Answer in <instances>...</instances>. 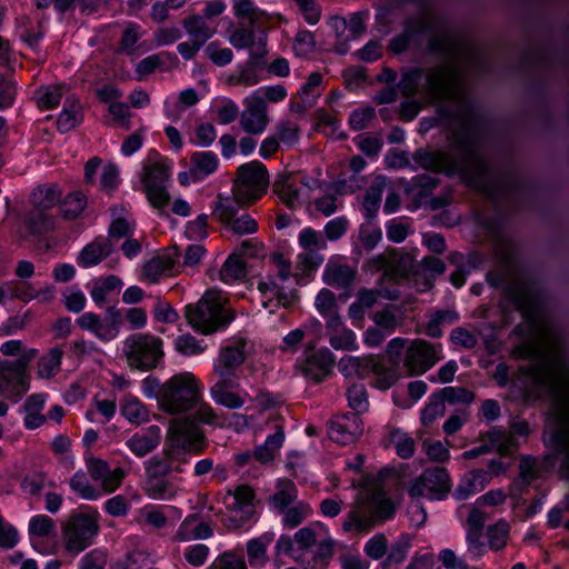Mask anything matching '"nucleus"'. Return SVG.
Segmentation results:
<instances>
[{"mask_svg": "<svg viewBox=\"0 0 569 569\" xmlns=\"http://www.w3.org/2000/svg\"><path fill=\"white\" fill-rule=\"evenodd\" d=\"M450 147L455 153L419 148L412 158L426 171L443 173L447 177L458 176L467 186L487 190L491 169L480 152L478 121L469 116L461 117L459 124L452 128Z\"/></svg>", "mask_w": 569, "mask_h": 569, "instance_id": "f257e3e1", "label": "nucleus"}, {"mask_svg": "<svg viewBox=\"0 0 569 569\" xmlns=\"http://www.w3.org/2000/svg\"><path fill=\"white\" fill-rule=\"evenodd\" d=\"M216 419L217 415L207 403L200 405L193 413L173 419L169 430V445L163 451L166 457L171 462L187 463V453H202L208 441L199 423L216 425Z\"/></svg>", "mask_w": 569, "mask_h": 569, "instance_id": "f03ea898", "label": "nucleus"}, {"mask_svg": "<svg viewBox=\"0 0 569 569\" xmlns=\"http://www.w3.org/2000/svg\"><path fill=\"white\" fill-rule=\"evenodd\" d=\"M427 51L446 60L445 64L436 68L427 78L429 93L438 100H445L450 97L460 80V71L452 63L460 52V43L450 33L443 32L428 39Z\"/></svg>", "mask_w": 569, "mask_h": 569, "instance_id": "7ed1b4c3", "label": "nucleus"}, {"mask_svg": "<svg viewBox=\"0 0 569 569\" xmlns=\"http://www.w3.org/2000/svg\"><path fill=\"white\" fill-rule=\"evenodd\" d=\"M187 322L202 335L224 330L234 319V312L226 309L221 299L208 290L197 303L184 308Z\"/></svg>", "mask_w": 569, "mask_h": 569, "instance_id": "20e7f679", "label": "nucleus"}, {"mask_svg": "<svg viewBox=\"0 0 569 569\" xmlns=\"http://www.w3.org/2000/svg\"><path fill=\"white\" fill-rule=\"evenodd\" d=\"M200 399V388L194 375L181 372L162 383L160 409L176 415L194 408Z\"/></svg>", "mask_w": 569, "mask_h": 569, "instance_id": "39448f33", "label": "nucleus"}, {"mask_svg": "<svg viewBox=\"0 0 569 569\" xmlns=\"http://www.w3.org/2000/svg\"><path fill=\"white\" fill-rule=\"evenodd\" d=\"M503 297L512 303L525 320L513 328L512 335L520 338L527 337L539 317V291L529 282H513L505 286Z\"/></svg>", "mask_w": 569, "mask_h": 569, "instance_id": "423d86ee", "label": "nucleus"}, {"mask_svg": "<svg viewBox=\"0 0 569 569\" xmlns=\"http://www.w3.org/2000/svg\"><path fill=\"white\" fill-rule=\"evenodd\" d=\"M123 351L129 367L140 371L157 368L164 356L162 340L149 333H134L128 337Z\"/></svg>", "mask_w": 569, "mask_h": 569, "instance_id": "0eeeda50", "label": "nucleus"}, {"mask_svg": "<svg viewBox=\"0 0 569 569\" xmlns=\"http://www.w3.org/2000/svg\"><path fill=\"white\" fill-rule=\"evenodd\" d=\"M237 176L232 193L238 200L252 204L266 193L269 174L262 162L254 160L241 164L237 170Z\"/></svg>", "mask_w": 569, "mask_h": 569, "instance_id": "6e6552de", "label": "nucleus"}, {"mask_svg": "<svg viewBox=\"0 0 569 569\" xmlns=\"http://www.w3.org/2000/svg\"><path fill=\"white\" fill-rule=\"evenodd\" d=\"M451 490L449 472L443 467L427 468L407 487L410 498L427 497L430 500H442Z\"/></svg>", "mask_w": 569, "mask_h": 569, "instance_id": "1a4fd4ad", "label": "nucleus"}, {"mask_svg": "<svg viewBox=\"0 0 569 569\" xmlns=\"http://www.w3.org/2000/svg\"><path fill=\"white\" fill-rule=\"evenodd\" d=\"M169 180L170 167L163 162H153L143 167L141 177L142 188L153 208L162 209L170 203Z\"/></svg>", "mask_w": 569, "mask_h": 569, "instance_id": "9d476101", "label": "nucleus"}, {"mask_svg": "<svg viewBox=\"0 0 569 569\" xmlns=\"http://www.w3.org/2000/svg\"><path fill=\"white\" fill-rule=\"evenodd\" d=\"M99 531L94 518L84 513L72 515L63 528L66 548L70 552L79 553L87 549Z\"/></svg>", "mask_w": 569, "mask_h": 569, "instance_id": "9b49d317", "label": "nucleus"}, {"mask_svg": "<svg viewBox=\"0 0 569 569\" xmlns=\"http://www.w3.org/2000/svg\"><path fill=\"white\" fill-rule=\"evenodd\" d=\"M12 360L0 361V393L18 402L30 389L29 370L12 365Z\"/></svg>", "mask_w": 569, "mask_h": 569, "instance_id": "f8f14e48", "label": "nucleus"}, {"mask_svg": "<svg viewBox=\"0 0 569 569\" xmlns=\"http://www.w3.org/2000/svg\"><path fill=\"white\" fill-rule=\"evenodd\" d=\"M267 34L264 31H261L256 49L250 50L249 59L244 64L238 67L239 74L237 77H230L229 82L244 87L257 84L260 81L258 71L264 69L267 64Z\"/></svg>", "mask_w": 569, "mask_h": 569, "instance_id": "ddd939ff", "label": "nucleus"}, {"mask_svg": "<svg viewBox=\"0 0 569 569\" xmlns=\"http://www.w3.org/2000/svg\"><path fill=\"white\" fill-rule=\"evenodd\" d=\"M363 432V425L359 413L346 412L336 417L329 426V438L340 445L355 442Z\"/></svg>", "mask_w": 569, "mask_h": 569, "instance_id": "4468645a", "label": "nucleus"}, {"mask_svg": "<svg viewBox=\"0 0 569 569\" xmlns=\"http://www.w3.org/2000/svg\"><path fill=\"white\" fill-rule=\"evenodd\" d=\"M439 357L433 346L422 339L411 342L406 351L405 366L411 375H422L436 365Z\"/></svg>", "mask_w": 569, "mask_h": 569, "instance_id": "2eb2a0df", "label": "nucleus"}, {"mask_svg": "<svg viewBox=\"0 0 569 569\" xmlns=\"http://www.w3.org/2000/svg\"><path fill=\"white\" fill-rule=\"evenodd\" d=\"M335 357L332 352L325 348L312 352L301 365V372L307 378L317 383L323 381L332 371Z\"/></svg>", "mask_w": 569, "mask_h": 569, "instance_id": "dca6fc26", "label": "nucleus"}, {"mask_svg": "<svg viewBox=\"0 0 569 569\" xmlns=\"http://www.w3.org/2000/svg\"><path fill=\"white\" fill-rule=\"evenodd\" d=\"M268 124L266 99L258 94H252L247 103V110L241 116V127L250 134L263 132Z\"/></svg>", "mask_w": 569, "mask_h": 569, "instance_id": "f3484780", "label": "nucleus"}, {"mask_svg": "<svg viewBox=\"0 0 569 569\" xmlns=\"http://www.w3.org/2000/svg\"><path fill=\"white\" fill-rule=\"evenodd\" d=\"M490 476L483 469H475L461 477L457 488L452 492L456 500L462 501L468 499L471 495L485 489L489 483Z\"/></svg>", "mask_w": 569, "mask_h": 569, "instance_id": "a211bd4d", "label": "nucleus"}, {"mask_svg": "<svg viewBox=\"0 0 569 569\" xmlns=\"http://www.w3.org/2000/svg\"><path fill=\"white\" fill-rule=\"evenodd\" d=\"M173 254H158L142 266V277L149 279L150 282L157 283L163 273L170 272L177 264L180 252L173 247Z\"/></svg>", "mask_w": 569, "mask_h": 569, "instance_id": "6ab92c4d", "label": "nucleus"}, {"mask_svg": "<svg viewBox=\"0 0 569 569\" xmlns=\"http://www.w3.org/2000/svg\"><path fill=\"white\" fill-rule=\"evenodd\" d=\"M160 442V429L151 426L146 433H134L127 440L128 448L137 456L144 457L153 451Z\"/></svg>", "mask_w": 569, "mask_h": 569, "instance_id": "aec40b11", "label": "nucleus"}, {"mask_svg": "<svg viewBox=\"0 0 569 569\" xmlns=\"http://www.w3.org/2000/svg\"><path fill=\"white\" fill-rule=\"evenodd\" d=\"M82 120V108L80 102L68 97L64 100L63 109L57 120V128L60 132L66 133L74 129Z\"/></svg>", "mask_w": 569, "mask_h": 569, "instance_id": "412c9836", "label": "nucleus"}, {"mask_svg": "<svg viewBox=\"0 0 569 569\" xmlns=\"http://www.w3.org/2000/svg\"><path fill=\"white\" fill-rule=\"evenodd\" d=\"M182 24L190 37V41L197 48H201L213 34L203 17L192 14L182 21Z\"/></svg>", "mask_w": 569, "mask_h": 569, "instance_id": "4be33fe9", "label": "nucleus"}, {"mask_svg": "<svg viewBox=\"0 0 569 569\" xmlns=\"http://www.w3.org/2000/svg\"><path fill=\"white\" fill-rule=\"evenodd\" d=\"M273 539V532H264L247 542V555L251 566H263L268 562L267 547Z\"/></svg>", "mask_w": 569, "mask_h": 569, "instance_id": "5701e85b", "label": "nucleus"}, {"mask_svg": "<svg viewBox=\"0 0 569 569\" xmlns=\"http://www.w3.org/2000/svg\"><path fill=\"white\" fill-rule=\"evenodd\" d=\"M390 254H392V263L388 270L389 279L408 278L416 271V261L412 254L401 253L395 248H390Z\"/></svg>", "mask_w": 569, "mask_h": 569, "instance_id": "b1692460", "label": "nucleus"}, {"mask_svg": "<svg viewBox=\"0 0 569 569\" xmlns=\"http://www.w3.org/2000/svg\"><path fill=\"white\" fill-rule=\"evenodd\" d=\"M240 206L248 204L242 200H238L236 194H233L232 198H223L221 194H219L212 211V216L224 224H231L237 219V213Z\"/></svg>", "mask_w": 569, "mask_h": 569, "instance_id": "393cba45", "label": "nucleus"}, {"mask_svg": "<svg viewBox=\"0 0 569 569\" xmlns=\"http://www.w3.org/2000/svg\"><path fill=\"white\" fill-rule=\"evenodd\" d=\"M284 440V431L281 426L277 427V430L273 435L267 437L263 445L257 447L253 451V457L260 463H268L274 459V453L282 446Z\"/></svg>", "mask_w": 569, "mask_h": 569, "instance_id": "a878e982", "label": "nucleus"}, {"mask_svg": "<svg viewBox=\"0 0 569 569\" xmlns=\"http://www.w3.org/2000/svg\"><path fill=\"white\" fill-rule=\"evenodd\" d=\"M191 168L200 180L212 174L218 168V157L212 151H196L190 158Z\"/></svg>", "mask_w": 569, "mask_h": 569, "instance_id": "bb28decb", "label": "nucleus"}, {"mask_svg": "<svg viewBox=\"0 0 569 569\" xmlns=\"http://www.w3.org/2000/svg\"><path fill=\"white\" fill-rule=\"evenodd\" d=\"M61 191L58 186H39L31 193V201L37 209L49 210L60 203Z\"/></svg>", "mask_w": 569, "mask_h": 569, "instance_id": "cd10ccee", "label": "nucleus"}, {"mask_svg": "<svg viewBox=\"0 0 569 569\" xmlns=\"http://www.w3.org/2000/svg\"><path fill=\"white\" fill-rule=\"evenodd\" d=\"M88 203L87 196L80 191L69 192L63 200L60 201L61 216L66 220H74L77 219L82 211L86 209Z\"/></svg>", "mask_w": 569, "mask_h": 569, "instance_id": "c85d7f7f", "label": "nucleus"}, {"mask_svg": "<svg viewBox=\"0 0 569 569\" xmlns=\"http://www.w3.org/2000/svg\"><path fill=\"white\" fill-rule=\"evenodd\" d=\"M291 180L290 174L278 176L273 184V191L292 210L296 207V201L299 199L300 191Z\"/></svg>", "mask_w": 569, "mask_h": 569, "instance_id": "c756f323", "label": "nucleus"}, {"mask_svg": "<svg viewBox=\"0 0 569 569\" xmlns=\"http://www.w3.org/2000/svg\"><path fill=\"white\" fill-rule=\"evenodd\" d=\"M373 518L383 521L392 519L396 512L395 502L386 496L383 489H376L370 498Z\"/></svg>", "mask_w": 569, "mask_h": 569, "instance_id": "7c9ffc66", "label": "nucleus"}, {"mask_svg": "<svg viewBox=\"0 0 569 569\" xmlns=\"http://www.w3.org/2000/svg\"><path fill=\"white\" fill-rule=\"evenodd\" d=\"M122 322V313L114 306L109 307L106 311L104 318L100 319V331L98 339L109 341L117 337L119 328Z\"/></svg>", "mask_w": 569, "mask_h": 569, "instance_id": "2f4dec72", "label": "nucleus"}, {"mask_svg": "<svg viewBox=\"0 0 569 569\" xmlns=\"http://www.w3.org/2000/svg\"><path fill=\"white\" fill-rule=\"evenodd\" d=\"M246 360L242 347L227 346L220 350L214 369L236 371Z\"/></svg>", "mask_w": 569, "mask_h": 569, "instance_id": "473e14b6", "label": "nucleus"}, {"mask_svg": "<svg viewBox=\"0 0 569 569\" xmlns=\"http://www.w3.org/2000/svg\"><path fill=\"white\" fill-rule=\"evenodd\" d=\"M220 280L229 282L232 280H242L247 277L248 270L246 262L241 259L239 253L232 252L229 254L220 270Z\"/></svg>", "mask_w": 569, "mask_h": 569, "instance_id": "72a5a7b5", "label": "nucleus"}, {"mask_svg": "<svg viewBox=\"0 0 569 569\" xmlns=\"http://www.w3.org/2000/svg\"><path fill=\"white\" fill-rule=\"evenodd\" d=\"M355 277L356 272L346 264L327 268L323 272L325 283L343 289L352 284Z\"/></svg>", "mask_w": 569, "mask_h": 569, "instance_id": "f704fd0d", "label": "nucleus"}, {"mask_svg": "<svg viewBox=\"0 0 569 569\" xmlns=\"http://www.w3.org/2000/svg\"><path fill=\"white\" fill-rule=\"evenodd\" d=\"M519 62L525 71L540 69L550 64V54L545 48L532 47L522 52Z\"/></svg>", "mask_w": 569, "mask_h": 569, "instance_id": "c9c22d12", "label": "nucleus"}, {"mask_svg": "<svg viewBox=\"0 0 569 569\" xmlns=\"http://www.w3.org/2000/svg\"><path fill=\"white\" fill-rule=\"evenodd\" d=\"M62 357L63 351L59 347L50 349L47 355L41 357L38 361L37 370L39 378H52L60 370Z\"/></svg>", "mask_w": 569, "mask_h": 569, "instance_id": "e433bc0d", "label": "nucleus"}, {"mask_svg": "<svg viewBox=\"0 0 569 569\" xmlns=\"http://www.w3.org/2000/svg\"><path fill=\"white\" fill-rule=\"evenodd\" d=\"M232 496L233 502L229 507L231 510L244 512L248 517L254 512L253 500L256 498V493L251 487L248 485H240L234 489Z\"/></svg>", "mask_w": 569, "mask_h": 569, "instance_id": "4c0bfd02", "label": "nucleus"}, {"mask_svg": "<svg viewBox=\"0 0 569 569\" xmlns=\"http://www.w3.org/2000/svg\"><path fill=\"white\" fill-rule=\"evenodd\" d=\"M403 29L409 30L411 39L433 32L436 30L435 18L427 14L410 16L403 21Z\"/></svg>", "mask_w": 569, "mask_h": 569, "instance_id": "58836bf2", "label": "nucleus"}, {"mask_svg": "<svg viewBox=\"0 0 569 569\" xmlns=\"http://www.w3.org/2000/svg\"><path fill=\"white\" fill-rule=\"evenodd\" d=\"M459 320V315L455 310H438L429 319L426 326V335L431 338H440L442 336L441 326L452 325Z\"/></svg>", "mask_w": 569, "mask_h": 569, "instance_id": "ea45409f", "label": "nucleus"}, {"mask_svg": "<svg viewBox=\"0 0 569 569\" xmlns=\"http://www.w3.org/2000/svg\"><path fill=\"white\" fill-rule=\"evenodd\" d=\"M29 232L33 236L47 233L53 228V219L44 210L34 208L26 218Z\"/></svg>", "mask_w": 569, "mask_h": 569, "instance_id": "a19ab883", "label": "nucleus"}, {"mask_svg": "<svg viewBox=\"0 0 569 569\" xmlns=\"http://www.w3.org/2000/svg\"><path fill=\"white\" fill-rule=\"evenodd\" d=\"M234 16L238 18H247L249 24L259 27L264 23L266 13L257 9L251 0H234Z\"/></svg>", "mask_w": 569, "mask_h": 569, "instance_id": "79ce46f5", "label": "nucleus"}, {"mask_svg": "<svg viewBox=\"0 0 569 569\" xmlns=\"http://www.w3.org/2000/svg\"><path fill=\"white\" fill-rule=\"evenodd\" d=\"M383 192V184H371L365 194L362 208L363 214L368 222H371L377 217L381 198Z\"/></svg>", "mask_w": 569, "mask_h": 569, "instance_id": "37998d69", "label": "nucleus"}, {"mask_svg": "<svg viewBox=\"0 0 569 569\" xmlns=\"http://www.w3.org/2000/svg\"><path fill=\"white\" fill-rule=\"evenodd\" d=\"M146 493L152 499H170L174 496L173 486L163 478H152L146 476Z\"/></svg>", "mask_w": 569, "mask_h": 569, "instance_id": "c03bdc74", "label": "nucleus"}, {"mask_svg": "<svg viewBox=\"0 0 569 569\" xmlns=\"http://www.w3.org/2000/svg\"><path fill=\"white\" fill-rule=\"evenodd\" d=\"M423 76V69L413 67L405 71L401 76L397 88L401 91L402 96L409 98L418 92L419 82Z\"/></svg>", "mask_w": 569, "mask_h": 569, "instance_id": "a18cd8bd", "label": "nucleus"}, {"mask_svg": "<svg viewBox=\"0 0 569 569\" xmlns=\"http://www.w3.org/2000/svg\"><path fill=\"white\" fill-rule=\"evenodd\" d=\"M254 28L250 24L236 28L229 37L230 43L236 49H256L258 39L256 40Z\"/></svg>", "mask_w": 569, "mask_h": 569, "instance_id": "49530a36", "label": "nucleus"}, {"mask_svg": "<svg viewBox=\"0 0 569 569\" xmlns=\"http://www.w3.org/2000/svg\"><path fill=\"white\" fill-rule=\"evenodd\" d=\"M446 411L445 401L440 393L437 391L431 395L429 402L421 410V423L425 427L431 426L438 417H442Z\"/></svg>", "mask_w": 569, "mask_h": 569, "instance_id": "de8ad7c7", "label": "nucleus"}, {"mask_svg": "<svg viewBox=\"0 0 569 569\" xmlns=\"http://www.w3.org/2000/svg\"><path fill=\"white\" fill-rule=\"evenodd\" d=\"M69 485L83 499L96 500L100 497V492L89 483L87 475L82 470H78L71 477Z\"/></svg>", "mask_w": 569, "mask_h": 569, "instance_id": "09e8293b", "label": "nucleus"}, {"mask_svg": "<svg viewBox=\"0 0 569 569\" xmlns=\"http://www.w3.org/2000/svg\"><path fill=\"white\" fill-rule=\"evenodd\" d=\"M122 281L118 276L110 274L106 278L98 280L92 288L90 295L92 300L98 305H102L106 301V296L121 287Z\"/></svg>", "mask_w": 569, "mask_h": 569, "instance_id": "8fccbe9b", "label": "nucleus"}, {"mask_svg": "<svg viewBox=\"0 0 569 569\" xmlns=\"http://www.w3.org/2000/svg\"><path fill=\"white\" fill-rule=\"evenodd\" d=\"M349 407L355 410L356 413H361L368 410V393L365 385L353 383L347 389L346 392Z\"/></svg>", "mask_w": 569, "mask_h": 569, "instance_id": "3c124183", "label": "nucleus"}, {"mask_svg": "<svg viewBox=\"0 0 569 569\" xmlns=\"http://www.w3.org/2000/svg\"><path fill=\"white\" fill-rule=\"evenodd\" d=\"M488 543L491 550L499 551L507 545L509 525L505 520L488 527Z\"/></svg>", "mask_w": 569, "mask_h": 569, "instance_id": "603ef678", "label": "nucleus"}, {"mask_svg": "<svg viewBox=\"0 0 569 569\" xmlns=\"http://www.w3.org/2000/svg\"><path fill=\"white\" fill-rule=\"evenodd\" d=\"M121 415L133 423L148 420V410L137 398H126L121 406Z\"/></svg>", "mask_w": 569, "mask_h": 569, "instance_id": "864d4df0", "label": "nucleus"}, {"mask_svg": "<svg viewBox=\"0 0 569 569\" xmlns=\"http://www.w3.org/2000/svg\"><path fill=\"white\" fill-rule=\"evenodd\" d=\"M442 400L450 405H469L475 400V393L463 387H445L438 391Z\"/></svg>", "mask_w": 569, "mask_h": 569, "instance_id": "5fc2aeb1", "label": "nucleus"}, {"mask_svg": "<svg viewBox=\"0 0 569 569\" xmlns=\"http://www.w3.org/2000/svg\"><path fill=\"white\" fill-rule=\"evenodd\" d=\"M101 247L99 244V239H96L94 241L88 243L83 247V249L80 251L77 262L79 266L83 268H89L97 266L103 260Z\"/></svg>", "mask_w": 569, "mask_h": 569, "instance_id": "6e6d98bb", "label": "nucleus"}, {"mask_svg": "<svg viewBox=\"0 0 569 569\" xmlns=\"http://www.w3.org/2000/svg\"><path fill=\"white\" fill-rule=\"evenodd\" d=\"M410 548V538L408 535H401L397 541H395L389 552L387 553V558L383 560L382 565L385 567L390 566L392 563L402 562L408 553Z\"/></svg>", "mask_w": 569, "mask_h": 569, "instance_id": "4d7b16f0", "label": "nucleus"}, {"mask_svg": "<svg viewBox=\"0 0 569 569\" xmlns=\"http://www.w3.org/2000/svg\"><path fill=\"white\" fill-rule=\"evenodd\" d=\"M172 471V462L164 456H153L146 462V476L163 478Z\"/></svg>", "mask_w": 569, "mask_h": 569, "instance_id": "13d9d810", "label": "nucleus"}, {"mask_svg": "<svg viewBox=\"0 0 569 569\" xmlns=\"http://www.w3.org/2000/svg\"><path fill=\"white\" fill-rule=\"evenodd\" d=\"M28 530L31 537H48L54 530V521L47 515H37L30 519Z\"/></svg>", "mask_w": 569, "mask_h": 569, "instance_id": "bf43d9fd", "label": "nucleus"}, {"mask_svg": "<svg viewBox=\"0 0 569 569\" xmlns=\"http://www.w3.org/2000/svg\"><path fill=\"white\" fill-rule=\"evenodd\" d=\"M176 350L187 357L197 356L204 351V347L190 333L178 336L174 340Z\"/></svg>", "mask_w": 569, "mask_h": 569, "instance_id": "052dcab7", "label": "nucleus"}, {"mask_svg": "<svg viewBox=\"0 0 569 569\" xmlns=\"http://www.w3.org/2000/svg\"><path fill=\"white\" fill-rule=\"evenodd\" d=\"M286 483L289 489L279 490L269 498L270 503H272L274 508L280 509L281 511L288 509L289 506L297 499L296 485L291 480H286Z\"/></svg>", "mask_w": 569, "mask_h": 569, "instance_id": "680f3d73", "label": "nucleus"}, {"mask_svg": "<svg viewBox=\"0 0 569 569\" xmlns=\"http://www.w3.org/2000/svg\"><path fill=\"white\" fill-rule=\"evenodd\" d=\"M375 117L376 109L373 107L356 109L349 117V126L353 131L363 130Z\"/></svg>", "mask_w": 569, "mask_h": 569, "instance_id": "e2e57ef3", "label": "nucleus"}, {"mask_svg": "<svg viewBox=\"0 0 569 569\" xmlns=\"http://www.w3.org/2000/svg\"><path fill=\"white\" fill-rule=\"evenodd\" d=\"M204 53L208 59H210L216 66L219 67L229 64L233 58L232 50L229 48L220 49L217 41L210 42L206 47Z\"/></svg>", "mask_w": 569, "mask_h": 569, "instance_id": "0e129e2a", "label": "nucleus"}, {"mask_svg": "<svg viewBox=\"0 0 569 569\" xmlns=\"http://www.w3.org/2000/svg\"><path fill=\"white\" fill-rule=\"evenodd\" d=\"M391 441L395 443L396 452L400 458L409 459L415 455V441L406 433L392 432Z\"/></svg>", "mask_w": 569, "mask_h": 569, "instance_id": "69168bd1", "label": "nucleus"}, {"mask_svg": "<svg viewBox=\"0 0 569 569\" xmlns=\"http://www.w3.org/2000/svg\"><path fill=\"white\" fill-rule=\"evenodd\" d=\"M209 569H247L243 557L234 555L232 551L222 552Z\"/></svg>", "mask_w": 569, "mask_h": 569, "instance_id": "338daca9", "label": "nucleus"}, {"mask_svg": "<svg viewBox=\"0 0 569 569\" xmlns=\"http://www.w3.org/2000/svg\"><path fill=\"white\" fill-rule=\"evenodd\" d=\"M387 550L388 541L383 533L375 535L365 546L366 555L373 560L381 559L387 553Z\"/></svg>", "mask_w": 569, "mask_h": 569, "instance_id": "774afa93", "label": "nucleus"}]
</instances>
